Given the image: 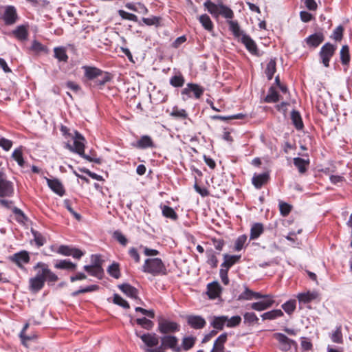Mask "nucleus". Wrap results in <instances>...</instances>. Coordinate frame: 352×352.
Returning a JSON list of instances; mask_svg holds the SVG:
<instances>
[{"mask_svg": "<svg viewBox=\"0 0 352 352\" xmlns=\"http://www.w3.org/2000/svg\"><path fill=\"white\" fill-rule=\"evenodd\" d=\"M60 131L65 139L71 138L74 142L73 144H71L69 142L65 143L64 147L65 148H67L71 152L78 154L80 157L90 162H93L98 164L102 163L100 158L92 157L85 153V143L86 141L82 134L75 130L71 132L70 129L64 125H61Z\"/></svg>", "mask_w": 352, "mask_h": 352, "instance_id": "f257e3e1", "label": "nucleus"}, {"mask_svg": "<svg viewBox=\"0 0 352 352\" xmlns=\"http://www.w3.org/2000/svg\"><path fill=\"white\" fill-rule=\"evenodd\" d=\"M142 271L154 276L167 274L166 267L160 258L146 259L142 265Z\"/></svg>", "mask_w": 352, "mask_h": 352, "instance_id": "f03ea898", "label": "nucleus"}, {"mask_svg": "<svg viewBox=\"0 0 352 352\" xmlns=\"http://www.w3.org/2000/svg\"><path fill=\"white\" fill-rule=\"evenodd\" d=\"M34 269L38 270V272L34 277L30 279V289L32 292L36 293L44 285V264L38 263Z\"/></svg>", "mask_w": 352, "mask_h": 352, "instance_id": "7ed1b4c3", "label": "nucleus"}, {"mask_svg": "<svg viewBox=\"0 0 352 352\" xmlns=\"http://www.w3.org/2000/svg\"><path fill=\"white\" fill-rule=\"evenodd\" d=\"M337 46L329 42L324 44L320 48L319 56L321 60V63L325 67H329L330 60L335 54Z\"/></svg>", "mask_w": 352, "mask_h": 352, "instance_id": "20e7f679", "label": "nucleus"}, {"mask_svg": "<svg viewBox=\"0 0 352 352\" xmlns=\"http://www.w3.org/2000/svg\"><path fill=\"white\" fill-rule=\"evenodd\" d=\"M204 88L199 85L190 82L182 89L181 94L184 100L192 96L196 99H199L204 94Z\"/></svg>", "mask_w": 352, "mask_h": 352, "instance_id": "39448f33", "label": "nucleus"}, {"mask_svg": "<svg viewBox=\"0 0 352 352\" xmlns=\"http://www.w3.org/2000/svg\"><path fill=\"white\" fill-rule=\"evenodd\" d=\"M14 194V184L8 179L6 173H0V197H11Z\"/></svg>", "mask_w": 352, "mask_h": 352, "instance_id": "423d86ee", "label": "nucleus"}, {"mask_svg": "<svg viewBox=\"0 0 352 352\" xmlns=\"http://www.w3.org/2000/svg\"><path fill=\"white\" fill-rule=\"evenodd\" d=\"M135 334L144 343L145 346L143 348L151 349L157 346L159 344L158 336L155 333H142L140 331L135 330Z\"/></svg>", "mask_w": 352, "mask_h": 352, "instance_id": "0eeeda50", "label": "nucleus"}, {"mask_svg": "<svg viewBox=\"0 0 352 352\" xmlns=\"http://www.w3.org/2000/svg\"><path fill=\"white\" fill-rule=\"evenodd\" d=\"M274 337L279 342L280 349L281 351H288L292 346H294L295 349L297 347V343L296 341L289 338L282 333H276L274 334Z\"/></svg>", "mask_w": 352, "mask_h": 352, "instance_id": "6e6552de", "label": "nucleus"}, {"mask_svg": "<svg viewBox=\"0 0 352 352\" xmlns=\"http://www.w3.org/2000/svg\"><path fill=\"white\" fill-rule=\"evenodd\" d=\"M179 329V324L174 321L163 320L158 323V331L163 334L177 332Z\"/></svg>", "mask_w": 352, "mask_h": 352, "instance_id": "1a4fd4ad", "label": "nucleus"}, {"mask_svg": "<svg viewBox=\"0 0 352 352\" xmlns=\"http://www.w3.org/2000/svg\"><path fill=\"white\" fill-rule=\"evenodd\" d=\"M2 19L5 25H14L19 19L16 9L13 6H8L5 8Z\"/></svg>", "mask_w": 352, "mask_h": 352, "instance_id": "9d476101", "label": "nucleus"}, {"mask_svg": "<svg viewBox=\"0 0 352 352\" xmlns=\"http://www.w3.org/2000/svg\"><path fill=\"white\" fill-rule=\"evenodd\" d=\"M186 320L188 325L194 329H201L206 324L205 318L199 315H187Z\"/></svg>", "mask_w": 352, "mask_h": 352, "instance_id": "9b49d317", "label": "nucleus"}, {"mask_svg": "<svg viewBox=\"0 0 352 352\" xmlns=\"http://www.w3.org/2000/svg\"><path fill=\"white\" fill-rule=\"evenodd\" d=\"M45 181L49 188L57 195L63 197L65 194V187L59 179L56 178L48 179L45 177Z\"/></svg>", "mask_w": 352, "mask_h": 352, "instance_id": "f8f14e48", "label": "nucleus"}, {"mask_svg": "<svg viewBox=\"0 0 352 352\" xmlns=\"http://www.w3.org/2000/svg\"><path fill=\"white\" fill-rule=\"evenodd\" d=\"M177 344L178 339L175 336H165L162 338V346L170 349L174 352L181 351V347Z\"/></svg>", "mask_w": 352, "mask_h": 352, "instance_id": "ddd939ff", "label": "nucleus"}, {"mask_svg": "<svg viewBox=\"0 0 352 352\" xmlns=\"http://www.w3.org/2000/svg\"><path fill=\"white\" fill-rule=\"evenodd\" d=\"M274 302V300L270 296L269 298H265V300L252 303L250 307L255 311H262L272 307Z\"/></svg>", "mask_w": 352, "mask_h": 352, "instance_id": "4468645a", "label": "nucleus"}, {"mask_svg": "<svg viewBox=\"0 0 352 352\" xmlns=\"http://www.w3.org/2000/svg\"><path fill=\"white\" fill-rule=\"evenodd\" d=\"M132 146L140 149L155 147L152 138L148 135L141 136L137 142L132 143Z\"/></svg>", "mask_w": 352, "mask_h": 352, "instance_id": "2eb2a0df", "label": "nucleus"}, {"mask_svg": "<svg viewBox=\"0 0 352 352\" xmlns=\"http://www.w3.org/2000/svg\"><path fill=\"white\" fill-rule=\"evenodd\" d=\"M270 179V174L267 172L254 174L252 178V184L256 189H260L265 185Z\"/></svg>", "mask_w": 352, "mask_h": 352, "instance_id": "dca6fc26", "label": "nucleus"}, {"mask_svg": "<svg viewBox=\"0 0 352 352\" xmlns=\"http://www.w3.org/2000/svg\"><path fill=\"white\" fill-rule=\"evenodd\" d=\"M324 34L319 32L309 36L305 39V41L309 47H317L324 41Z\"/></svg>", "mask_w": 352, "mask_h": 352, "instance_id": "f3484780", "label": "nucleus"}, {"mask_svg": "<svg viewBox=\"0 0 352 352\" xmlns=\"http://www.w3.org/2000/svg\"><path fill=\"white\" fill-rule=\"evenodd\" d=\"M241 42L246 49L253 55H258V50L254 41L248 34H242Z\"/></svg>", "mask_w": 352, "mask_h": 352, "instance_id": "a211bd4d", "label": "nucleus"}, {"mask_svg": "<svg viewBox=\"0 0 352 352\" xmlns=\"http://www.w3.org/2000/svg\"><path fill=\"white\" fill-rule=\"evenodd\" d=\"M241 259V255L223 254V262L221 265V268H224L229 271L230 268L239 263Z\"/></svg>", "mask_w": 352, "mask_h": 352, "instance_id": "6ab92c4d", "label": "nucleus"}, {"mask_svg": "<svg viewBox=\"0 0 352 352\" xmlns=\"http://www.w3.org/2000/svg\"><path fill=\"white\" fill-rule=\"evenodd\" d=\"M221 287L217 281H213L207 285V294L210 299H216L220 296Z\"/></svg>", "mask_w": 352, "mask_h": 352, "instance_id": "aec40b11", "label": "nucleus"}, {"mask_svg": "<svg viewBox=\"0 0 352 352\" xmlns=\"http://www.w3.org/2000/svg\"><path fill=\"white\" fill-rule=\"evenodd\" d=\"M10 260L15 263L19 267H21L23 264L28 263L30 261V256L26 251H21L15 253L10 257Z\"/></svg>", "mask_w": 352, "mask_h": 352, "instance_id": "412c9836", "label": "nucleus"}, {"mask_svg": "<svg viewBox=\"0 0 352 352\" xmlns=\"http://www.w3.org/2000/svg\"><path fill=\"white\" fill-rule=\"evenodd\" d=\"M228 333L221 334L214 341L213 347L210 352H224V344L227 341Z\"/></svg>", "mask_w": 352, "mask_h": 352, "instance_id": "4be33fe9", "label": "nucleus"}, {"mask_svg": "<svg viewBox=\"0 0 352 352\" xmlns=\"http://www.w3.org/2000/svg\"><path fill=\"white\" fill-rule=\"evenodd\" d=\"M83 69L86 78L94 82L100 74H102V70L94 67L84 66Z\"/></svg>", "mask_w": 352, "mask_h": 352, "instance_id": "5701e85b", "label": "nucleus"}, {"mask_svg": "<svg viewBox=\"0 0 352 352\" xmlns=\"http://www.w3.org/2000/svg\"><path fill=\"white\" fill-rule=\"evenodd\" d=\"M119 289L126 296L131 298H138V289L128 283H124L118 286Z\"/></svg>", "mask_w": 352, "mask_h": 352, "instance_id": "b1692460", "label": "nucleus"}, {"mask_svg": "<svg viewBox=\"0 0 352 352\" xmlns=\"http://www.w3.org/2000/svg\"><path fill=\"white\" fill-rule=\"evenodd\" d=\"M12 34L18 40L25 41L28 36V26L25 25H19L12 31Z\"/></svg>", "mask_w": 352, "mask_h": 352, "instance_id": "393cba45", "label": "nucleus"}, {"mask_svg": "<svg viewBox=\"0 0 352 352\" xmlns=\"http://www.w3.org/2000/svg\"><path fill=\"white\" fill-rule=\"evenodd\" d=\"M263 225L261 223H254L250 229V239L254 240L258 239L263 232Z\"/></svg>", "mask_w": 352, "mask_h": 352, "instance_id": "a878e982", "label": "nucleus"}, {"mask_svg": "<svg viewBox=\"0 0 352 352\" xmlns=\"http://www.w3.org/2000/svg\"><path fill=\"white\" fill-rule=\"evenodd\" d=\"M76 267V264L67 259L58 261L55 264V267L58 269L67 270L69 271H75Z\"/></svg>", "mask_w": 352, "mask_h": 352, "instance_id": "bb28decb", "label": "nucleus"}, {"mask_svg": "<svg viewBox=\"0 0 352 352\" xmlns=\"http://www.w3.org/2000/svg\"><path fill=\"white\" fill-rule=\"evenodd\" d=\"M283 315L284 314L281 309H273L263 313L261 317L263 320H272L282 317Z\"/></svg>", "mask_w": 352, "mask_h": 352, "instance_id": "cd10ccee", "label": "nucleus"}, {"mask_svg": "<svg viewBox=\"0 0 352 352\" xmlns=\"http://www.w3.org/2000/svg\"><path fill=\"white\" fill-rule=\"evenodd\" d=\"M294 164L298 169V171L300 173H304L307 171V166L309 164V160H305L300 157H294Z\"/></svg>", "mask_w": 352, "mask_h": 352, "instance_id": "c85d7f7f", "label": "nucleus"}, {"mask_svg": "<svg viewBox=\"0 0 352 352\" xmlns=\"http://www.w3.org/2000/svg\"><path fill=\"white\" fill-rule=\"evenodd\" d=\"M162 213L166 218L170 219L173 221H176L178 219V215L173 208L166 205H161Z\"/></svg>", "mask_w": 352, "mask_h": 352, "instance_id": "c756f323", "label": "nucleus"}, {"mask_svg": "<svg viewBox=\"0 0 352 352\" xmlns=\"http://www.w3.org/2000/svg\"><path fill=\"white\" fill-rule=\"evenodd\" d=\"M227 320L228 317L226 316H214L210 324L217 330H222Z\"/></svg>", "mask_w": 352, "mask_h": 352, "instance_id": "7c9ffc66", "label": "nucleus"}, {"mask_svg": "<svg viewBox=\"0 0 352 352\" xmlns=\"http://www.w3.org/2000/svg\"><path fill=\"white\" fill-rule=\"evenodd\" d=\"M340 57L341 63L343 65H349L351 60V56L349 52V47L347 45H344L342 47L340 52Z\"/></svg>", "mask_w": 352, "mask_h": 352, "instance_id": "2f4dec72", "label": "nucleus"}, {"mask_svg": "<svg viewBox=\"0 0 352 352\" xmlns=\"http://www.w3.org/2000/svg\"><path fill=\"white\" fill-rule=\"evenodd\" d=\"M291 119L293 124L297 130H301L304 127L300 113L298 111L293 110L291 112Z\"/></svg>", "mask_w": 352, "mask_h": 352, "instance_id": "473e14b6", "label": "nucleus"}, {"mask_svg": "<svg viewBox=\"0 0 352 352\" xmlns=\"http://www.w3.org/2000/svg\"><path fill=\"white\" fill-rule=\"evenodd\" d=\"M204 6L213 16L217 17L219 15V4L217 5L210 0H207Z\"/></svg>", "mask_w": 352, "mask_h": 352, "instance_id": "72a5a7b5", "label": "nucleus"}, {"mask_svg": "<svg viewBox=\"0 0 352 352\" xmlns=\"http://www.w3.org/2000/svg\"><path fill=\"white\" fill-rule=\"evenodd\" d=\"M318 293L313 292H308L307 293H301L298 296V298L300 302L308 303L318 298Z\"/></svg>", "mask_w": 352, "mask_h": 352, "instance_id": "f704fd0d", "label": "nucleus"}, {"mask_svg": "<svg viewBox=\"0 0 352 352\" xmlns=\"http://www.w3.org/2000/svg\"><path fill=\"white\" fill-rule=\"evenodd\" d=\"M199 21L206 30L210 32L213 30V23L208 14H204L199 16Z\"/></svg>", "mask_w": 352, "mask_h": 352, "instance_id": "c9c22d12", "label": "nucleus"}, {"mask_svg": "<svg viewBox=\"0 0 352 352\" xmlns=\"http://www.w3.org/2000/svg\"><path fill=\"white\" fill-rule=\"evenodd\" d=\"M276 71V58H272L267 64L265 73L268 80H272Z\"/></svg>", "mask_w": 352, "mask_h": 352, "instance_id": "e433bc0d", "label": "nucleus"}, {"mask_svg": "<svg viewBox=\"0 0 352 352\" xmlns=\"http://www.w3.org/2000/svg\"><path fill=\"white\" fill-rule=\"evenodd\" d=\"M54 57L59 61L67 62L68 56L66 52V49L64 47H56L54 49Z\"/></svg>", "mask_w": 352, "mask_h": 352, "instance_id": "4c0bfd02", "label": "nucleus"}, {"mask_svg": "<svg viewBox=\"0 0 352 352\" xmlns=\"http://www.w3.org/2000/svg\"><path fill=\"white\" fill-rule=\"evenodd\" d=\"M107 272L111 277L118 279L121 276L119 263L113 262L108 267Z\"/></svg>", "mask_w": 352, "mask_h": 352, "instance_id": "58836bf2", "label": "nucleus"}, {"mask_svg": "<svg viewBox=\"0 0 352 352\" xmlns=\"http://www.w3.org/2000/svg\"><path fill=\"white\" fill-rule=\"evenodd\" d=\"M279 100V94L274 87H271L265 98V101L268 103L276 102Z\"/></svg>", "mask_w": 352, "mask_h": 352, "instance_id": "ea45409f", "label": "nucleus"}, {"mask_svg": "<svg viewBox=\"0 0 352 352\" xmlns=\"http://www.w3.org/2000/svg\"><path fill=\"white\" fill-rule=\"evenodd\" d=\"M110 80L111 77L109 73L102 71V74H100L99 76L96 78L94 83V85L102 87L105 83L110 81Z\"/></svg>", "mask_w": 352, "mask_h": 352, "instance_id": "a19ab883", "label": "nucleus"}, {"mask_svg": "<svg viewBox=\"0 0 352 352\" xmlns=\"http://www.w3.org/2000/svg\"><path fill=\"white\" fill-rule=\"evenodd\" d=\"M207 263L212 267L215 268L218 265V259L215 252L211 249L206 250Z\"/></svg>", "mask_w": 352, "mask_h": 352, "instance_id": "79ce46f5", "label": "nucleus"}, {"mask_svg": "<svg viewBox=\"0 0 352 352\" xmlns=\"http://www.w3.org/2000/svg\"><path fill=\"white\" fill-rule=\"evenodd\" d=\"M83 269L91 276L96 277L99 279H101L104 275V272L99 271L96 267H94L92 265H85Z\"/></svg>", "mask_w": 352, "mask_h": 352, "instance_id": "37998d69", "label": "nucleus"}, {"mask_svg": "<svg viewBox=\"0 0 352 352\" xmlns=\"http://www.w3.org/2000/svg\"><path fill=\"white\" fill-rule=\"evenodd\" d=\"M219 14L228 19H232L234 17L233 11L223 3H219Z\"/></svg>", "mask_w": 352, "mask_h": 352, "instance_id": "c03bdc74", "label": "nucleus"}, {"mask_svg": "<svg viewBox=\"0 0 352 352\" xmlns=\"http://www.w3.org/2000/svg\"><path fill=\"white\" fill-rule=\"evenodd\" d=\"M170 116L173 118L186 119L188 118V113L184 109H179L177 107H174Z\"/></svg>", "mask_w": 352, "mask_h": 352, "instance_id": "a18cd8bd", "label": "nucleus"}, {"mask_svg": "<svg viewBox=\"0 0 352 352\" xmlns=\"http://www.w3.org/2000/svg\"><path fill=\"white\" fill-rule=\"evenodd\" d=\"M296 307V301L295 300H289L283 303L281 306L283 309L289 315L294 313Z\"/></svg>", "mask_w": 352, "mask_h": 352, "instance_id": "49530a36", "label": "nucleus"}, {"mask_svg": "<svg viewBox=\"0 0 352 352\" xmlns=\"http://www.w3.org/2000/svg\"><path fill=\"white\" fill-rule=\"evenodd\" d=\"M135 322L141 326L142 328L146 330H151L154 326V323L152 320L147 319L146 318H137Z\"/></svg>", "mask_w": 352, "mask_h": 352, "instance_id": "de8ad7c7", "label": "nucleus"}, {"mask_svg": "<svg viewBox=\"0 0 352 352\" xmlns=\"http://www.w3.org/2000/svg\"><path fill=\"white\" fill-rule=\"evenodd\" d=\"M185 82L184 78L182 74L175 75L170 79V84L174 87H181Z\"/></svg>", "mask_w": 352, "mask_h": 352, "instance_id": "09e8293b", "label": "nucleus"}, {"mask_svg": "<svg viewBox=\"0 0 352 352\" xmlns=\"http://www.w3.org/2000/svg\"><path fill=\"white\" fill-rule=\"evenodd\" d=\"M196 338L192 336L185 337L182 340V346L184 351H188L193 347Z\"/></svg>", "mask_w": 352, "mask_h": 352, "instance_id": "8fccbe9b", "label": "nucleus"}, {"mask_svg": "<svg viewBox=\"0 0 352 352\" xmlns=\"http://www.w3.org/2000/svg\"><path fill=\"white\" fill-rule=\"evenodd\" d=\"M229 28L232 32L233 34L235 36H242V34H244L240 30V26L236 21H228Z\"/></svg>", "mask_w": 352, "mask_h": 352, "instance_id": "3c124183", "label": "nucleus"}, {"mask_svg": "<svg viewBox=\"0 0 352 352\" xmlns=\"http://www.w3.org/2000/svg\"><path fill=\"white\" fill-rule=\"evenodd\" d=\"M91 262L93 266L96 267L99 271L104 272V270L102 267V260L101 259V256L100 254H92L91 256Z\"/></svg>", "mask_w": 352, "mask_h": 352, "instance_id": "603ef678", "label": "nucleus"}, {"mask_svg": "<svg viewBox=\"0 0 352 352\" xmlns=\"http://www.w3.org/2000/svg\"><path fill=\"white\" fill-rule=\"evenodd\" d=\"M248 236L245 234L240 235L234 242V250L236 251L241 250L247 241Z\"/></svg>", "mask_w": 352, "mask_h": 352, "instance_id": "864d4df0", "label": "nucleus"}, {"mask_svg": "<svg viewBox=\"0 0 352 352\" xmlns=\"http://www.w3.org/2000/svg\"><path fill=\"white\" fill-rule=\"evenodd\" d=\"M118 12L122 19L129 20L134 22H138V18L134 14L129 13L123 10H119Z\"/></svg>", "mask_w": 352, "mask_h": 352, "instance_id": "5fc2aeb1", "label": "nucleus"}, {"mask_svg": "<svg viewBox=\"0 0 352 352\" xmlns=\"http://www.w3.org/2000/svg\"><path fill=\"white\" fill-rule=\"evenodd\" d=\"M12 157L17 162L19 166H20L21 167L23 166L25 162L23 157L22 151L21 148L15 149L12 154Z\"/></svg>", "mask_w": 352, "mask_h": 352, "instance_id": "6e6d98bb", "label": "nucleus"}, {"mask_svg": "<svg viewBox=\"0 0 352 352\" xmlns=\"http://www.w3.org/2000/svg\"><path fill=\"white\" fill-rule=\"evenodd\" d=\"M344 28L338 25L333 32L331 38L336 41H340L343 38Z\"/></svg>", "mask_w": 352, "mask_h": 352, "instance_id": "4d7b16f0", "label": "nucleus"}, {"mask_svg": "<svg viewBox=\"0 0 352 352\" xmlns=\"http://www.w3.org/2000/svg\"><path fill=\"white\" fill-rule=\"evenodd\" d=\"M63 205L76 220H78V221L81 220L82 216L79 213H77L76 212H75L74 210V209L72 207V204H71L70 200L65 199L63 201Z\"/></svg>", "mask_w": 352, "mask_h": 352, "instance_id": "13d9d810", "label": "nucleus"}, {"mask_svg": "<svg viewBox=\"0 0 352 352\" xmlns=\"http://www.w3.org/2000/svg\"><path fill=\"white\" fill-rule=\"evenodd\" d=\"M113 302L124 309H129L130 306L129 302L122 298L119 294H115L113 295Z\"/></svg>", "mask_w": 352, "mask_h": 352, "instance_id": "bf43d9fd", "label": "nucleus"}, {"mask_svg": "<svg viewBox=\"0 0 352 352\" xmlns=\"http://www.w3.org/2000/svg\"><path fill=\"white\" fill-rule=\"evenodd\" d=\"M280 213L283 217H287L292 210V206L287 203L280 201L279 202Z\"/></svg>", "mask_w": 352, "mask_h": 352, "instance_id": "052dcab7", "label": "nucleus"}, {"mask_svg": "<svg viewBox=\"0 0 352 352\" xmlns=\"http://www.w3.org/2000/svg\"><path fill=\"white\" fill-rule=\"evenodd\" d=\"M331 340L335 343L342 342V334L341 331V327L339 326L336 328L335 331L331 335Z\"/></svg>", "mask_w": 352, "mask_h": 352, "instance_id": "680f3d73", "label": "nucleus"}, {"mask_svg": "<svg viewBox=\"0 0 352 352\" xmlns=\"http://www.w3.org/2000/svg\"><path fill=\"white\" fill-rule=\"evenodd\" d=\"M241 322V318L239 316H234L228 318V320L226 321V326L229 328L235 327Z\"/></svg>", "mask_w": 352, "mask_h": 352, "instance_id": "e2e57ef3", "label": "nucleus"}, {"mask_svg": "<svg viewBox=\"0 0 352 352\" xmlns=\"http://www.w3.org/2000/svg\"><path fill=\"white\" fill-rule=\"evenodd\" d=\"M160 18L157 16H152L150 18H142V21L146 25H155L158 26L160 24Z\"/></svg>", "mask_w": 352, "mask_h": 352, "instance_id": "0e129e2a", "label": "nucleus"}, {"mask_svg": "<svg viewBox=\"0 0 352 352\" xmlns=\"http://www.w3.org/2000/svg\"><path fill=\"white\" fill-rule=\"evenodd\" d=\"M113 237L114 239L118 241L122 245L126 246L128 240L126 238V236L120 231H115L113 233Z\"/></svg>", "mask_w": 352, "mask_h": 352, "instance_id": "69168bd1", "label": "nucleus"}, {"mask_svg": "<svg viewBox=\"0 0 352 352\" xmlns=\"http://www.w3.org/2000/svg\"><path fill=\"white\" fill-rule=\"evenodd\" d=\"M244 322L257 323L258 318L254 312H247L243 315Z\"/></svg>", "mask_w": 352, "mask_h": 352, "instance_id": "338daca9", "label": "nucleus"}, {"mask_svg": "<svg viewBox=\"0 0 352 352\" xmlns=\"http://www.w3.org/2000/svg\"><path fill=\"white\" fill-rule=\"evenodd\" d=\"M238 300H252V290L245 287L243 292H242L237 298Z\"/></svg>", "mask_w": 352, "mask_h": 352, "instance_id": "774afa93", "label": "nucleus"}]
</instances>
